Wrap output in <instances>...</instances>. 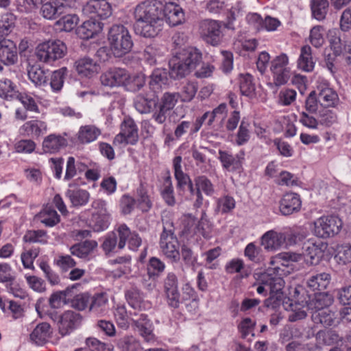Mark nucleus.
Returning <instances> with one entry per match:
<instances>
[{"label":"nucleus","mask_w":351,"mask_h":351,"mask_svg":"<svg viewBox=\"0 0 351 351\" xmlns=\"http://www.w3.org/2000/svg\"><path fill=\"white\" fill-rule=\"evenodd\" d=\"M82 12L91 19H106L111 16L112 8L106 0L88 1L83 5Z\"/></svg>","instance_id":"nucleus-11"},{"label":"nucleus","mask_w":351,"mask_h":351,"mask_svg":"<svg viewBox=\"0 0 351 351\" xmlns=\"http://www.w3.org/2000/svg\"><path fill=\"white\" fill-rule=\"evenodd\" d=\"M52 330L49 324L43 322L36 326L30 334L31 341L38 346H42L47 342L51 337Z\"/></svg>","instance_id":"nucleus-28"},{"label":"nucleus","mask_w":351,"mask_h":351,"mask_svg":"<svg viewBox=\"0 0 351 351\" xmlns=\"http://www.w3.org/2000/svg\"><path fill=\"white\" fill-rule=\"evenodd\" d=\"M129 78V71L120 67H112L100 76L102 85L109 87L124 86Z\"/></svg>","instance_id":"nucleus-12"},{"label":"nucleus","mask_w":351,"mask_h":351,"mask_svg":"<svg viewBox=\"0 0 351 351\" xmlns=\"http://www.w3.org/2000/svg\"><path fill=\"white\" fill-rule=\"evenodd\" d=\"M0 60L5 65H13L18 61L16 44L10 39L0 40Z\"/></svg>","instance_id":"nucleus-21"},{"label":"nucleus","mask_w":351,"mask_h":351,"mask_svg":"<svg viewBox=\"0 0 351 351\" xmlns=\"http://www.w3.org/2000/svg\"><path fill=\"white\" fill-rule=\"evenodd\" d=\"M19 93L14 84L8 78L0 80V97L5 99L18 98Z\"/></svg>","instance_id":"nucleus-40"},{"label":"nucleus","mask_w":351,"mask_h":351,"mask_svg":"<svg viewBox=\"0 0 351 351\" xmlns=\"http://www.w3.org/2000/svg\"><path fill=\"white\" fill-rule=\"evenodd\" d=\"M318 101L324 108L335 107L339 101L335 90L330 87L328 83H320L317 87Z\"/></svg>","instance_id":"nucleus-18"},{"label":"nucleus","mask_w":351,"mask_h":351,"mask_svg":"<svg viewBox=\"0 0 351 351\" xmlns=\"http://www.w3.org/2000/svg\"><path fill=\"white\" fill-rule=\"evenodd\" d=\"M47 131V125L41 120H31L25 122L20 128L22 135L31 138H38Z\"/></svg>","instance_id":"nucleus-24"},{"label":"nucleus","mask_w":351,"mask_h":351,"mask_svg":"<svg viewBox=\"0 0 351 351\" xmlns=\"http://www.w3.org/2000/svg\"><path fill=\"white\" fill-rule=\"evenodd\" d=\"M67 144L68 141L64 136L51 134L45 138L43 147L45 152L55 153L65 147Z\"/></svg>","instance_id":"nucleus-30"},{"label":"nucleus","mask_w":351,"mask_h":351,"mask_svg":"<svg viewBox=\"0 0 351 351\" xmlns=\"http://www.w3.org/2000/svg\"><path fill=\"white\" fill-rule=\"evenodd\" d=\"M291 312L289 315L288 319L289 322H294L304 319L307 316L306 304H301L295 301V303L290 304Z\"/></svg>","instance_id":"nucleus-54"},{"label":"nucleus","mask_w":351,"mask_h":351,"mask_svg":"<svg viewBox=\"0 0 351 351\" xmlns=\"http://www.w3.org/2000/svg\"><path fill=\"white\" fill-rule=\"evenodd\" d=\"M245 152L241 150L236 155L226 150H219L217 158L223 169L229 172L239 171L242 169Z\"/></svg>","instance_id":"nucleus-13"},{"label":"nucleus","mask_w":351,"mask_h":351,"mask_svg":"<svg viewBox=\"0 0 351 351\" xmlns=\"http://www.w3.org/2000/svg\"><path fill=\"white\" fill-rule=\"evenodd\" d=\"M278 269V267L273 269H269L266 272L260 275L259 285L256 288L258 293L266 295L267 292L274 294L281 291L285 286V281L280 276L275 274Z\"/></svg>","instance_id":"nucleus-6"},{"label":"nucleus","mask_w":351,"mask_h":351,"mask_svg":"<svg viewBox=\"0 0 351 351\" xmlns=\"http://www.w3.org/2000/svg\"><path fill=\"white\" fill-rule=\"evenodd\" d=\"M162 21L165 19L170 26H176L184 21V13L178 3L165 1L162 2Z\"/></svg>","instance_id":"nucleus-17"},{"label":"nucleus","mask_w":351,"mask_h":351,"mask_svg":"<svg viewBox=\"0 0 351 351\" xmlns=\"http://www.w3.org/2000/svg\"><path fill=\"white\" fill-rule=\"evenodd\" d=\"M244 255L250 261L256 263H259L263 261L261 248L256 246L254 243H250L246 245Z\"/></svg>","instance_id":"nucleus-60"},{"label":"nucleus","mask_w":351,"mask_h":351,"mask_svg":"<svg viewBox=\"0 0 351 351\" xmlns=\"http://www.w3.org/2000/svg\"><path fill=\"white\" fill-rule=\"evenodd\" d=\"M160 194L162 199L168 206H173L176 204V201L170 176L165 178Z\"/></svg>","instance_id":"nucleus-49"},{"label":"nucleus","mask_w":351,"mask_h":351,"mask_svg":"<svg viewBox=\"0 0 351 351\" xmlns=\"http://www.w3.org/2000/svg\"><path fill=\"white\" fill-rule=\"evenodd\" d=\"M330 275L322 272L312 275L306 282L308 287L313 291H322L326 289L330 282Z\"/></svg>","instance_id":"nucleus-33"},{"label":"nucleus","mask_w":351,"mask_h":351,"mask_svg":"<svg viewBox=\"0 0 351 351\" xmlns=\"http://www.w3.org/2000/svg\"><path fill=\"white\" fill-rule=\"evenodd\" d=\"M125 296L128 304L134 309H141L143 302V293L136 287L128 290Z\"/></svg>","instance_id":"nucleus-45"},{"label":"nucleus","mask_w":351,"mask_h":351,"mask_svg":"<svg viewBox=\"0 0 351 351\" xmlns=\"http://www.w3.org/2000/svg\"><path fill=\"white\" fill-rule=\"evenodd\" d=\"M342 226L341 220L337 216H323L314 222L313 232L319 238H328L337 234Z\"/></svg>","instance_id":"nucleus-7"},{"label":"nucleus","mask_w":351,"mask_h":351,"mask_svg":"<svg viewBox=\"0 0 351 351\" xmlns=\"http://www.w3.org/2000/svg\"><path fill=\"white\" fill-rule=\"evenodd\" d=\"M315 66L311 55V47L306 45L302 47L298 60V66L306 72L312 71Z\"/></svg>","instance_id":"nucleus-37"},{"label":"nucleus","mask_w":351,"mask_h":351,"mask_svg":"<svg viewBox=\"0 0 351 351\" xmlns=\"http://www.w3.org/2000/svg\"><path fill=\"white\" fill-rule=\"evenodd\" d=\"M27 71L29 79L36 86H41L47 84V75L39 65L29 64Z\"/></svg>","instance_id":"nucleus-36"},{"label":"nucleus","mask_w":351,"mask_h":351,"mask_svg":"<svg viewBox=\"0 0 351 351\" xmlns=\"http://www.w3.org/2000/svg\"><path fill=\"white\" fill-rule=\"evenodd\" d=\"M36 218L42 223L49 227L54 226L60 221V217L57 212L50 207L45 208L42 211H40L36 216Z\"/></svg>","instance_id":"nucleus-39"},{"label":"nucleus","mask_w":351,"mask_h":351,"mask_svg":"<svg viewBox=\"0 0 351 351\" xmlns=\"http://www.w3.org/2000/svg\"><path fill=\"white\" fill-rule=\"evenodd\" d=\"M167 81V73L163 70L156 69L150 76L149 87L156 94L160 91L162 85L166 84Z\"/></svg>","instance_id":"nucleus-46"},{"label":"nucleus","mask_w":351,"mask_h":351,"mask_svg":"<svg viewBox=\"0 0 351 351\" xmlns=\"http://www.w3.org/2000/svg\"><path fill=\"white\" fill-rule=\"evenodd\" d=\"M336 316L335 312L328 308H324L317 312H313L312 320L316 324H320L324 327L331 326L335 324Z\"/></svg>","instance_id":"nucleus-34"},{"label":"nucleus","mask_w":351,"mask_h":351,"mask_svg":"<svg viewBox=\"0 0 351 351\" xmlns=\"http://www.w3.org/2000/svg\"><path fill=\"white\" fill-rule=\"evenodd\" d=\"M130 315L135 317H132L131 319L144 341L150 343H154L156 338L153 332V324L147 318V315L144 313L138 315L136 313L134 314L130 313Z\"/></svg>","instance_id":"nucleus-16"},{"label":"nucleus","mask_w":351,"mask_h":351,"mask_svg":"<svg viewBox=\"0 0 351 351\" xmlns=\"http://www.w3.org/2000/svg\"><path fill=\"white\" fill-rule=\"evenodd\" d=\"M75 68L79 75L88 77L97 73L99 69L97 62L89 57H83L76 60Z\"/></svg>","instance_id":"nucleus-26"},{"label":"nucleus","mask_w":351,"mask_h":351,"mask_svg":"<svg viewBox=\"0 0 351 351\" xmlns=\"http://www.w3.org/2000/svg\"><path fill=\"white\" fill-rule=\"evenodd\" d=\"M239 88L241 95L252 98L256 95V87L253 82V77L247 74H241L239 75Z\"/></svg>","instance_id":"nucleus-38"},{"label":"nucleus","mask_w":351,"mask_h":351,"mask_svg":"<svg viewBox=\"0 0 351 351\" xmlns=\"http://www.w3.org/2000/svg\"><path fill=\"white\" fill-rule=\"evenodd\" d=\"M182 160L180 156H176L173 160V167L174 176L177 181V188L180 190H184L191 180L188 174L183 172L181 166Z\"/></svg>","instance_id":"nucleus-32"},{"label":"nucleus","mask_w":351,"mask_h":351,"mask_svg":"<svg viewBox=\"0 0 351 351\" xmlns=\"http://www.w3.org/2000/svg\"><path fill=\"white\" fill-rule=\"evenodd\" d=\"M145 84V79L142 74L131 75L129 73V78L126 80L124 87L130 91L139 90Z\"/></svg>","instance_id":"nucleus-58"},{"label":"nucleus","mask_w":351,"mask_h":351,"mask_svg":"<svg viewBox=\"0 0 351 351\" xmlns=\"http://www.w3.org/2000/svg\"><path fill=\"white\" fill-rule=\"evenodd\" d=\"M101 134V130L95 125H85L79 128L76 137L80 143L88 144L96 141Z\"/></svg>","instance_id":"nucleus-27"},{"label":"nucleus","mask_w":351,"mask_h":351,"mask_svg":"<svg viewBox=\"0 0 351 351\" xmlns=\"http://www.w3.org/2000/svg\"><path fill=\"white\" fill-rule=\"evenodd\" d=\"M198 90L197 83L195 82H186L182 83L178 93V97L184 102L191 101Z\"/></svg>","instance_id":"nucleus-42"},{"label":"nucleus","mask_w":351,"mask_h":351,"mask_svg":"<svg viewBox=\"0 0 351 351\" xmlns=\"http://www.w3.org/2000/svg\"><path fill=\"white\" fill-rule=\"evenodd\" d=\"M68 70L66 67L54 71L51 75L50 86L53 91L62 89Z\"/></svg>","instance_id":"nucleus-50"},{"label":"nucleus","mask_w":351,"mask_h":351,"mask_svg":"<svg viewBox=\"0 0 351 351\" xmlns=\"http://www.w3.org/2000/svg\"><path fill=\"white\" fill-rule=\"evenodd\" d=\"M156 94H138L136 96L134 105L137 111L141 114L149 113L156 106Z\"/></svg>","instance_id":"nucleus-29"},{"label":"nucleus","mask_w":351,"mask_h":351,"mask_svg":"<svg viewBox=\"0 0 351 351\" xmlns=\"http://www.w3.org/2000/svg\"><path fill=\"white\" fill-rule=\"evenodd\" d=\"M138 141V130L134 121L126 118L121 125V132L114 139V144L135 145Z\"/></svg>","instance_id":"nucleus-10"},{"label":"nucleus","mask_w":351,"mask_h":351,"mask_svg":"<svg viewBox=\"0 0 351 351\" xmlns=\"http://www.w3.org/2000/svg\"><path fill=\"white\" fill-rule=\"evenodd\" d=\"M286 239L284 233L269 230L261 237V244L267 251H276L285 243Z\"/></svg>","instance_id":"nucleus-22"},{"label":"nucleus","mask_w":351,"mask_h":351,"mask_svg":"<svg viewBox=\"0 0 351 351\" xmlns=\"http://www.w3.org/2000/svg\"><path fill=\"white\" fill-rule=\"evenodd\" d=\"M75 287H67L65 290L62 291H56L53 293L49 298V304L53 308H58L61 307L62 304L64 303L66 297L69 295L71 290Z\"/></svg>","instance_id":"nucleus-61"},{"label":"nucleus","mask_w":351,"mask_h":351,"mask_svg":"<svg viewBox=\"0 0 351 351\" xmlns=\"http://www.w3.org/2000/svg\"><path fill=\"white\" fill-rule=\"evenodd\" d=\"M66 53V45L60 40L44 41L38 44L35 49V55L38 60L49 65L63 58Z\"/></svg>","instance_id":"nucleus-5"},{"label":"nucleus","mask_w":351,"mask_h":351,"mask_svg":"<svg viewBox=\"0 0 351 351\" xmlns=\"http://www.w3.org/2000/svg\"><path fill=\"white\" fill-rule=\"evenodd\" d=\"M202 59V53L197 49L190 47L184 49L169 61L170 76L175 80L184 77L197 69Z\"/></svg>","instance_id":"nucleus-2"},{"label":"nucleus","mask_w":351,"mask_h":351,"mask_svg":"<svg viewBox=\"0 0 351 351\" xmlns=\"http://www.w3.org/2000/svg\"><path fill=\"white\" fill-rule=\"evenodd\" d=\"M235 200L230 195H223L217 201L216 212L226 214L232 211L235 208Z\"/></svg>","instance_id":"nucleus-56"},{"label":"nucleus","mask_w":351,"mask_h":351,"mask_svg":"<svg viewBox=\"0 0 351 351\" xmlns=\"http://www.w3.org/2000/svg\"><path fill=\"white\" fill-rule=\"evenodd\" d=\"M66 195L74 206H83L88 202L89 199L88 192L83 189H69L66 192Z\"/></svg>","instance_id":"nucleus-44"},{"label":"nucleus","mask_w":351,"mask_h":351,"mask_svg":"<svg viewBox=\"0 0 351 351\" xmlns=\"http://www.w3.org/2000/svg\"><path fill=\"white\" fill-rule=\"evenodd\" d=\"M195 229L196 230V234L199 233L206 239L210 237L211 232L213 230V224L208 219L205 211H202L201 217L197 221Z\"/></svg>","instance_id":"nucleus-48"},{"label":"nucleus","mask_w":351,"mask_h":351,"mask_svg":"<svg viewBox=\"0 0 351 351\" xmlns=\"http://www.w3.org/2000/svg\"><path fill=\"white\" fill-rule=\"evenodd\" d=\"M163 229L160 234L159 245L162 253L172 263H178L180 259L179 242L175 234L172 221L162 219Z\"/></svg>","instance_id":"nucleus-4"},{"label":"nucleus","mask_w":351,"mask_h":351,"mask_svg":"<svg viewBox=\"0 0 351 351\" xmlns=\"http://www.w3.org/2000/svg\"><path fill=\"white\" fill-rule=\"evenodd\" d=\"M16 17L12 13H6L0 20V40H5L15 26Z\"/></svg>","instance_id":"nucleus-41"},{"label":"nucleus","mask_w":351,"mask_h":351,"mask_svg":"<svg viewBox=\"0 0 351 351\" xmlns=\"http://www.w3.org/2000/svg\"><path fill=\"white\" fill-rule=\"evenodd\" d=\"M100 30V24L95 19H90L84 21L78 27L77 34L82 39H89L96 35Z\"/></svg>","instance_id":"nucleus-35"},{"label":"nucleus","mask_w":351,"mask_h":351,"mask_svg":"<svg viewBox=\"0 0 351 351\" xmlns=\"http://www.w3.org/2000/svg\"><path fill=\"white\" fill-rule=\"evenodd\" d=\"M81 316L72 311H65L59 319V332L62 335L70 334L80 323Z\"/></svg>","instance_id":"nucleus-20"},{"label":"nucleus","mask_w":351,"mask_h":351,"mask_svg":"<svg viewBox=\"0 0 351 351\" xmlns=\"http://www.w3.org/2000/svg\"><path fill=\"white\" fill-rule=\"evenodd\" d=\"M274 84L276 86H282L288 82L292 73L290 68L271 71Z\"/></svg>","instance_id":"nucleus-63"},{"label":"nucleus","mask_w":351,"mask_h":351,"mask_svg":"<svg viewBox=\"0 0 351 351\" xmlns=\"http://www.w3.org/2000/svg\"><path fill=\"white\" fill-rule=\"evenodd\" d=\"M79 22V18L76 14H67L56 22V25L59 27L61 31L71 32Z\"/></svg>","instance_id":"nucleus-51"},{"label":"nucleus","mask_w":351,"mask_h":351,"mask_svg":"<svg viewBox=\"0 0 351 351\" xmlns=\"http://www.w3.org/2000/svg\"><path fill=\"white\" fill-rule=\"evenodd\" d=\"M324 29L321 25L314 26L310 31V42L316 48H319L324 43Z\"/></svg>","instance_id":"nucleus-64"},{"label":"nucleus","mask_w":351,"mask_h":351,"mask_svg":"<svg viewBox=\"0 0 351 351\" xmlns=\"http://www.w3.org/2000/svg\"><path fill=\"white\" fill-rule=\"evenodd\" d=\"M327 243L323 241H308L303 247V258L311 265L317 264L327 249Z\"/></svg>","instance_id":"nucleus-19"},{"label":"nucleus","mask_w":351,"mask_h":351,"mask_svg":"<svg viewBox=\"0 0 351 351\" xmlns=\"http://www.w3.org/2000/svg\"><path fill=\"white\" fill-rule=\"evenodd\" d=\"M340 34L341 32L337 29H330L327 34L330 47L336 55H340L342 51L343 44Z\"/></svg>","instance_id":"nucleus-59"},{"label":"nucleus","mask_w":351,"mask_h":351,"mask_svg":"<svg viewBox=\"0 0 351 351\" xmlns=\"http://www.w3.org/2000/svg\"><path fill=\"white\" fill-rule=\"evenodd\" d=\"M302 201L300 195L295 193H287L283 195L280 203V210L284 215H289L300 210Z\"/></svg>","instance_id":"nucleus-23"},{"label":"nucleus","mask_w":351,"mask_h":351,"mask_svg":"<svg viewBox=\"0 0 351 351\" xmlns=\"http://www.w3.org/2000/svg\"><path fill=\"white\" fill-rule=\"evenodd\" d=\"M11 267L8 263L0 264V282L6 283L7 287L15 296H19L18 293L13 291L11 287L14 281V277L11 274Z\"/></svg>","instance_id":"nucleus-53"},{"label":"nucleus","mask_w":351,"mask_h":351,"mask_svg":"<svg viewBox=\"0 0 351 351\" xmlns=\"http://www.w3.org/2000/svg\"><path fill=\"white\" fill-rule=\"evenodd\" d=\"M76 0H49L42 4L40 14L46 19L54 20L73 7Z\"/></svg>","instance_id":"nucleus-8"},{"label":"nucleus","mask_w":351,"mask_h":351,"mask_svg":"<svg viewBox=\"0 0 351 351\" xmlns=\"http://www.w3.org/2000/svg\"><path fill=\"white\" fill-rule=\"evenodd\" d=\"M164 291L168 305L177 308L180 303V295L178 291L177 276L173 273H169L164 280Z\"/></svg>","instance_id":"nucleus-15"},{"label":"nucleus","mask_w":351,"mask_h":351,"mask_svg":"<svg viewBox=\"0 0 351 351\" xmlns=\"http://www.w3.org/2000/svg\"><path fill=\"white\" fill-rule=\"evenodd\" d=\"M97 243L93 240H86L71 247V253L80 258H86L97 247Z\"/></svg>","instance_id":"nucleus-31"},{"label":"nucleus","mask_w":351,"mask_h":351,"mask_svg":"<svg viewBox=\"0 0 351 351\" xmlns=\"http://www.w3.org/2000/svg\"><path fill=\"white\" fill-rule=\"evenodd\" d=\"M118 346L122 351H141L140 342L132 336H125L118 342Z\"/></svg>","instance_id":"nucleus-57"},{"label":"nucleus","mask_w":351,"mask_h":351,"mask_svg":"<svg viewBox=\"0 0 351 351\" xmlns=\"http://www.w3.org/2000/svg\"><path fill=\"white\" fill-rule=\"evenodd\" d=\"M332 302L333 297L330 294L326 292H318L315 293L314 296L308 302H306V309L317 312L327 308Z\"/></svg>","instance_id":"nucleus-25"},{"label":"nucleus","mask_w":351,"mask_h":351,"mask_svg":"<svg viewBox=\"0 0 351 351\" xmlns=\"http://www.w3.org/2000/svg\"><path fill=\"white\" fill-rule=\"evenodd\" d=\"M119 237L118 248L123 249L128 241V247L136 251L142 243V239L134 231H131L128 226L125 223L121 224L117 229Z\"/></svg>","instance_id":"nucleus-14"},{"label":"nucleus","mask_w":351,"mask_h":351,"mask_svg":"<svg viewBox=\"0 0 351 351\" xmlns=\"http://www.w3.org/2000/svg\"><path fill=\"white\" fill-rule=\"evenodd\" d=\"M108 302V298L106 293L96 294L91 298L89 311L96 314L103 313L106 310Z\"/></svg>","instance_id":"nucleus-43"},{"label":"nucleus","mask_w":351,"mask_h":351,"mask_svg":"<svg viewBox=\"0 0 351 351\" xmlns=\"http://www.w3.org/2000/svg\"><path fill=\"white\" fill-rule=\"evenodd\" d=\"M328 7V0H312L311 10L313 17L318 21L325 19Z\"/></svg>","instance_id":"nucleus-52"},{"label":"nucleus","mask_w":351,"mask_h":351,"mask_svg":"<svg viewBox=\"0 0 351 351\" xmlns=\"http://www.w3.org/2000/svg\"><path fill=\"white\" fill-rule=\"evenodd\" d=\"M108 40L110 49L115 57L123 56L129 53L133 47L130 33L123 25H113L109 29Z\"/></svg>","instance_id":"nucleus-3"},{"label":"nucleus","mask_w":351,"mask_h":351,"mask_svg":"<svg viewBox=\"0 0 351 351\" xmlns=\"http://www.w3.org/2000/svg\"><path fill=\"white\" fill-rule=\"evenodd\" d=\"M195 186L202 193H204L206 195L211 196L215 193V187L211 181L205 176H199L194 179Z\"/></svg>","instance_id":"nucleus-55"},{"label":"nucleus","mask_w":351,"mask_h":351,"mask_svg":"<svg viewBox=\"0 0 351 351\" xmlns=\"http://www.w3.org/2000/svg\"><path fill=\"white\" fill-rule=\"evenodd\" d=\"M162 1L147 0L137 5L134 11V30L137 34L152 38L161 31Z\"/></svg>","instance_id":"nucleus-1"},{"label":"nucleus","mask_w":351,"mask_h":351,"mask_svg":"<svg viewBox=\"0 0 351 351\" xmlns=\"http://www.w3.org/2000/svg\"><path fill=\"white\" fill-rule=\"evenodd\" d=\"M165 269V264L156 257L149 258L147 266V274L149 278H158Z\"/></svg>","instance_id":"nucleus-47"},{"label":"nucleus","mask_w":351,"mask_h":351,"mask_svg":"<svg viewBox=\"0 0 351 351\" xmlns=\"http://www.w3.org/2000/svg\"><path fill=\"white\" fill-rule=\"evenodd\" d=\"M23 241L27 243H46L47 232L43 230H28L23 237Z\"/></svg>","instance_id":"nucleus-62"},{"label":"nucleus","mask_w":351,"mask_h":351,"mask_svg":"<svg viewBox=\"0 0 351 351\" xmlns=\"http://www.w3.org/2000/svg\"><path fill=\"white\" fill-rule=\"evenodd\" d=\"M199 33L202 38L213 46L218 45L222 39L221 25L215 20H204L199 24Z\"/></svg>","instance_id":"nucleus-9"}]
</instances>
